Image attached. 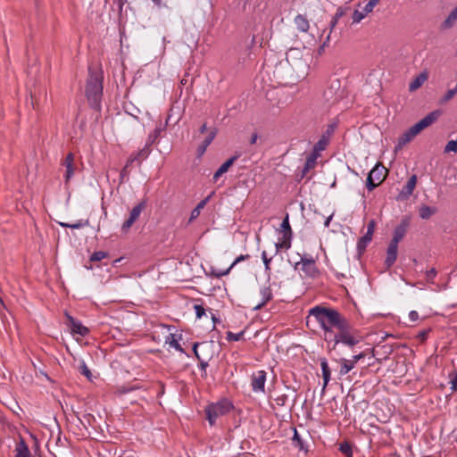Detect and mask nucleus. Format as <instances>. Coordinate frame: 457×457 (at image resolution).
<instances>
[{
	"instance_id": "obj_1",
	"label": "nucleus",
	"mask_w": 457,
	"mask_h": 457,
	"mask_svg": "<svg viewBox=\"0 0 457 457\" xmlns=\"http://www.w3.org/2000/svg\"><path fill=\"white\" fill-rule=\"evenodd\" d=\"M309 316L315 318L324 333L326 342L341 328L347 320L335 309L317 305L309 311Z\"/></svg>"
},
{
	"instance_id": "obj_2",
	"label": "nucleus",
	"mask_w": 457,
	"mask_h": 457,
	"mask_svg": "<svg viewBox=\"0 0 457 457\" xmlns=\"http://www.w3.org/2000/svg\"><path fill=\"white\" fill-rule=\"evenodd\" d=\"M439 114L440 112L438 111H434L428 113L420 121H418L409 129H407L404 133H403L398 137L397 145H395V151L401 150L406 144L411 142L423 129L433 124L439 117Z\"/></svg>"
},
{
	"instance_id": "obj_3",
	"label": "nucleus",
	"mask_w": 457,
	"mask_h": 457,
	"mask_svg": "<svg viewBox=\"0 0 457 457\" xmlns=\"http://www.w3.org/2000/svg\"><path fill=\"white\" fill-rule=\"evenodd\" d=\"M361 341V337L355 333L352 328L349 321L347 320L345 324L337 329L334 335L327 342L333 344L332 349H336L338 344H343L349 347H353Z\"/></svg>"
},
{
	"instance_id": "obj_4",
	"label": "nucleus",
	"mask_w": 457,
	"mask_h": 457,
	"mask_svg": "<svg viewBox=\"0 0 457 457\" xmlns=\"http://www.w3.org/2000/svg\"><path fill=\"white\" fill-rule=\"evenodd\" d=\"M102 95V77L98 74L90 73L86 86V96L92 108L100 110Z\"/></svg>"
},
{
	"instance_id": "obj_5",
	"label": "nucleus",
	"mask_w": 457,
	"mask_h": 457,
	"mask_svg": "<svg viewBox=\"0 0 457 457\" xmlns=\"http://www.w3.org/2000/svg\"><path fill=\"white\" fill-rule=\"evenodd\" d=\"M233 407V403L226 398L207 405L205 414L209 424L213 426L219 418L229 413Z\"/></svg>"
},
{
	"instance_id": "obj_6",
	"label": "nucleus",
	"mask_w": 457,
	"mask_h": 457,
	"mask_svg": "<svg viewBox=\"0 0 457 457\" xmlns=\"http://www.w3.org/2000/svg\"><path fill=\"white\" fill-rule=\"evenodd\" d=\"M387 170L379 162H378L369 172L366 187L369 191H372L379 186L386 178Z\"/></svg>"
},
{
	"instance_id": "obj_7",
	"label": "nucleus",
	"mask_w": 457,
	"mask_h": 457,
	"mask_svg": "<svg viewBox=\"0 0 457 457\" xmlns=\"http://www.w3.org/2000/svg\"><path fill=\"white\" fill-rule=\"evenodd\" d=\"M267 373L265 370H257L251 376V386L254 393H263Z\"/></svg>"
},
{
	"instance_id": "obj_8",
	"label": "nucleus",
	"mask_w": 457,
	"mask_h": 457,
	"mask_svg": "<svg viewBox=\"0 0 457 457\" xmlns=\"http://www.w3.org/2000/svg\"><path fill=\"white\" fill-rule=\"evenodd\" d=\"M365 357L364 353H360L358 354H355L352 357V359L348 360L345 358H343L340 360V370H339V375L345 376L348 372H350L356 365V363L363 359Z\"/></svg>"
},
{
	"instance_id": "obj_9",
	"label": "nucleus",
	"mask_w": 457,
	"mask_h": 457,
	"mask_svg": "<svg viewBox=\"0 0 457 457\" xmlns=\"http://www.w3.org/2000/svg\"><path fill=\"white\" fill-rule=\"evenodd\" d=\"M301 265V270L310 277L314 276L317 272V267L315 265V261L312 257L306 258V257H301L300 261L295 262V269H298V267Z\"/></svg>"
},
{
	"instance_id": "obj_10",
	"label": "nucleus",
	"mask_w": 457,
	"mask_h": 457,
	"mask_svg": "<svg viewBox=\"0 0 457 457\" xmlns=\"http://www.w3.org/2000/svg\"><path fill=\"white\" fill-rule=\"evenodd\" d=\"M145 208V202H140L137 204L133 209L131 210L129 213V217L127 220L124 221L122 224L121 229L125 232H127L131 226L135 223V221L138 219L140 216L142 211Z\"/></svg>"
},
{
	"instance_id": "obj_11",
	"label": "nucleus",
	"mask_w": 457,
	"mask_h": 457,
	"mask_svg": "<svg viewBox=\"0 0 457 457\" xmlns=\"http://www.w3.org/2000/svg\"><path fill=\"white\" fill-rule=\"evenodd\" d=\"M410 226L409 218H403L401 222L395 227L394 230L393 238L390 243H398L404 237Z\"/></svg>"
},
{
	"instance_id": "obj_12",
	"label": "nucleus",
	"mask_w": 457,
	"mask_h": 457,
	"mask_svg": "<svg viewBox=\"0 0 457 457\" xmlns=\"http://www.w3.org/2000/svg\"><path fill=\"white\" fill-rule=\"evenodd\" d=\"M379 3V0H370L361 11L355 10L353 13V23H359L364 19L370 12H371L374 7Z\"/></svg>"
},
{
	"instance_id": "obj_13",
	"label": "nucleus",
	"mask_w": 457,
	"mask_h": 457,
	"mask_svg": "<svg viewBox=\"0 0 457 457\" xmlns=\"http://www.w3.org/2000/svg\"><path fill=\"white\" fill-rule=\"evenodd\" d=\"M374 228H375V222H374V220H371L368 224L366 234L363 237H361L357 243V249L360 253H362L366 249L368 244L371 241Z\"/></svg>"
},
{
	"instance_id": "obj_14",
	"label": "nucleus",
	"mask_w": 457,
	"mask_h": 457,
	"mask_svg": "<svg viewBox=\"0 0 457 457\" xmlns=\"http://www.w3.org/2000/svg\"><path fill=\"white\" fill-rule=\"evenodd\" d=\"M62 166L65 168L64 179L67 184L73 177L75 171L74 154L72 153L67 154L62 162Z\"/></svg>"
},
{
	"instance_id": "obj_15",
	"label": "nucleus",
	"mask_w": 457,
	"mask_h": 457,
	"mask_svg": "<svg viewBox=\"0 0 457 457\" xmlns=\"http://www.w3.org/2000/svg\"><path fill=\"white\" fill-rule=\"evenodd\" d=\"M66 317L69 322V326L73 334H79L82 337H85L89 333V329L87 327L83 326L80 321L75 320L69 314H66Z\"/></svg>"
},
{
	"instance_id": "obj_16",
	"label": "nucleus",
	"mask_w": 457,
	"mask_h": 457,
	"mask_svg": "<svg viewBox=\"0 0 457 457\" xmlns=\"http://www.w3.org/2000/svg\"><path fill=\"white\" fill-rule=\"evenodd\" d=\"M338 88H339V82L336 81V82L332 83L331 86L324 91V98L326 99L327 102L335 104L336 102H337L340 99L341 95H338L337 93V90Z\"/></svg>"
},
{
	"instance_id": "obj_17",
	"label": "nucleus",
	"mask_w": 457,
	"mask_h": 457,
	"mask_svg": "<svg viewBox=\"0 0 457 457\" xmlns=\"http://www.w3.org/2000/svg\"><path fill=\"white\" fill-rule=\"evenodd\" d=\"M397 253H398V245H395V243H390L387 251H386V257L385 260V265L387 269H389L396 261L397 258Z\"/></svg>"
},
{
	"instance_id": "obj_18",
	"label": "nucleus",
	"mask_w": 457,
	"mask_h": 457,
	"mask_svg": "<svg viewBox=\"0 0 457 457\" xmlns=\"http://www.w3.org/2000/svg\"><path fill=\"white\" fill-rule=\"evenodd\" d=\"M317 158H318V154L315 153H312L310 155L307 156L305 163L303 165V168L301 171L300 179L306 177L307 174L309 173V171L316 166Z\"/></svg>"
},
{
	"instance_id": "obj_19",
	"label": "nucleus",
	"mask_w": 457,
	"mask_h": 457,
	"mask_svg": "<svg viewBox=\"0 0 457 457\" xmlns=\"http://www.w3.org/2000/svg\"><path fill=\"white\" fill-rule=\"evenodd\" d=\"M417 184V176L412 175L409 178L406 185L403 187V190L400 192V196L402 198H408L413 193V190Z\"/></svg>"
},
{
	"instance_id": "obj_20",
	"label": "nucleus",
	"mask_w": 457,
	"mask_h": 457,
	"mask_svg": "<svg viewBox=\"0 0 457 457\" xmlns=\"http://www.w3.org/2000/svg\"><path fill=\"white\" fill-rule=\"evenodd\" d=\"M260 295L262 296V302L258 305L255 306L254 309H256V310L261 309L268 302H270L273 297L272 290L270 286L262 287L260 290Z\"/></svg>"
},
{
	"instance_id": "obj_21",
	"label": "nucleus",
	"mask_w": 457,
	"mask_h": 457,
	"mask_svg": "<svg viewBox=\"0 0 457 457\" xmlns=\"http://www.w3.org/2000/svg\"><path fill=\"white\" fill-rule=\"evenodd\" d=\"M237 158L238 155H234L227 160L214 173L213 180L217 181L220 177L226 173Z\"/></svg>"
},
{
	"instance_id": "obj_22",
	"label": "nucleus",
	"mask_w": 457,
	"mask_h": 457,
	"mask_svg": "<svg viewBox=\"0 0 457 457\" xmlns=\"http://www.w3.org/2000/svg\"><path fill=\"white\" fill-rule=\"evenodd\" d=\"M428 79V73L423 71L420 73L409 85V90L413 92L420 88L424 82Z\"/></svg>"
},
{
	"instance_id": "obj_23",
	"label": "nucleus",
	"mask_w": 457,
	"mask_h": 457,
	"mask_svg": "<svg viewBox=\"0 0 457 457\" xmlns=\"http://www.w3.org/2000/svg\"><path fill=\"white\" fill-rule=\"evenodd\" d=\"M320 367H321L322 378H323L322 389L325 390V388L327 387V386L330 380V369L328 367V361L325 358H322L320 360Z\"/></svg>"
},
{
	"instance_id": "obj_24",
	"label": "nucleus",
	"mask_w": 457,
	"mask_h": 457,
	"mask_svg": "<svg viewBox=\"0 0 457 457\" xmlns=\"http://www.w3.org/2000/svg\"><path fill=\"white\" fill-rule=\"evenodd\" d=\"M16 457H30V452L24 439H21L15 446Z\"/></svg>"
},
{
	"instance_id": "obj_25",
	"label": "nucleus",
	"mask_w": 457,
	"mask_h": 457,
	"mask_svg": "<svg viewBox=\"0 0 457 457\" xmlns=\"http://www.w3.org/2000/svg\"><path fill=\"white\" fill-rule=\"evenodd\" d=\"M295 24L296 26V28L302 31V32H307L309 28H310V24H309V21L307 20V18L302 14H298L295 16Z\"/></svg>"
},
{
	"instance_id": "obj_26",
	"label": "nucleus",
	"mask_w": 457,
	"mask_h": 457,
	"mask_svg": "<svg viewBox=\"0 0 457 457\" xmlns=\"http://www.w3.org/2000/svg\"><path fill=\"white\" fill-rule=\"evenodd\" d=\"M216 136V130H212L208 137L204 140V142L197 148V154L201 157L206 151L208 145L212 142Z\"/></svg>"
},
{
	"instance_id": "obj_27",
	"label": "nucleus",
	"mask_w": 457,
	"mask_h": 457,
	"mask_svg": "<svg viewBox=\"0 0 457 457\" xmlns=\"http://www.w3.org/2000/svg\"><path fill=\"white\" fill-rule=\"evenodd\" d=\"M211 196H207L200 201L197 205L193 209L190 214L189 222L195 220L201 213V211L204 208L206 204L209 202Z\"/></svg>"
},
{
	"instance_id": "obj_28",
	"label": "nucleus",
	"mask_w": 457,
	"mask_h": 457,
	"mask_svg": "<svg viewBox=\"0 0 457 457\" xmlns=\"http://www.w3.org/2000/svg\"><path fill=\"white\" fill-rule=\"evenodd\" d=\"M457 21V6L451 11L447 18L444 21L441 28L444 29L452 28Z\"/></svg>"
},
{
	"instance_id": "obj_29",
	"label": "nucleus",
	"mask_w": 457,
	"mask_h": 457,
	"mask_svg": "<svg viewBox=\"0 0 457 457\" xmlns=\"http://www.w3.org/2000/svg\"><path fill=\"white\" fill-rule=\"evenodd\" d=\"M436 212V209L435 207L423 205L420 209V217L423 220L429 219L433 214Z\"/></svg>"
},
{
	"instance_id": "obj_30",
	"label": "nucleus",
	"mask_w": 457,
	"mask_h": 457,
	"mask_svg": "<svg viewBox=\"0 0 457 457\" xmlns=\"http://www.w3.org/2000/svg\"><path fill=\"white\" fill-rule=\"evenodd\" d=\"M280 230L283 236L285 237H291L293 236V232L289 224V217L288 214L286 215L284 220H282V223L280 225Z\"/></svg>"
},
{
	"instance_id": "obj_31",
	"label": "nucleus",
	"mask_w": 457,
	"mask_h": 457,
	"mask_svg": "<svg viewBox=\"0 0 457 457\" xmlns=\"http://www.w3.org/2000/svg\"><path fill=\"white\" fill-rule=\"evenodd\" d=\"M198 345H199V343H195L193 345V351H194V353H195V357L200 361L199 367H200L201 370L204 372L202 374V377H206V368L208 366V362L206 361H204V360H202L201 357L199 356L198 352H197Z\"/></svg>"
},
{
	"instance_id": "obj_32",
	"label": "nucleus",
	"mask_w": 457,
	"mask_h": 457,
	"mask_svg": "<svg viewBox=\"0 0 457 457\" xmlns=\"http://www.w3.org/2000/svg\"><path fill=\"white\" fill-rule=\"evenodd\" d=\"M293 445L300 450H305L304 441L296 428H294V436L292 438Z\"/></svg>"
},
{
	"instance_id": "obj_33",
	"label": "nucleus",
	"mask_w": 457,
	"mask_h": 457,
	"mask_svg": "<svg viewBox=\"0 0 457 457\" xmlns=\"http://www.w3.org/2000/svg\"><path fill=\"white\" fill-rule=\"evenodd\" d=\"M163 129H164V128L162 127V125L156 127L154 129V130L149 134L147 140H146V144L151 146L155 142V140L158 138V137L160 136L161 132Z\"/></svg>"
},
{
	"instance_id": "obj_34",
	"label": "nucleus",
	"mask_w": 457,
	"mask_h": 457,
	"mask_svg": "<svg viewBox=\"0 0 457 457\" xmlns=\"http://www.w3.org/2000/svg\"><path fill=\"white\" fill-rule=\"evenodd\" d=\"M328 143V138L326 136H322L320 140L314 145L313 152L318 154L319 152L323 151Z\"/></svg>"
},
{
	"instance_id": "obj_35",
	"label": "nucleus",
	"mask_w": 457,
	"mask_h": 457,
	"mask_svg": "<svg viewBox=\"0 0 457 457\" xmlns=\"http://www.w3.org/2000/svg\"><path fill=\"white\" fill-rule=\"evenodd\" d=\"M59 224L62 228H71L73 229H78V228H81L88 225V220H80L77 221L76 223H72V224H70L67 222H59Z\"/></svg>"
},
{
	"instance_id": "obj_36",
	"label": "nucleus",
	"mask_w": 457,
	"mask_h": 457,
	"mask_svg": "<svg viewBox=\"0 0 457 457\" xmlns=\"http://www.w3.org/2000/svg\"><path fill=\"white\" fill-rule=\"evenodd\" d=\"M291 239H292L291 237H288V236L285 237L282 235L281 241L276 243V245H275L277 251H278L279 249H282V248L289 249L291 247Z\"/></svg>"
},
{
	"instance_id": "obj_37",
	"label": "nucleus",
	"mask_w": 457,
	"mask_h": 457,
	"mask_svg": "<svg viewBox=\"0 0 457 457\" xmlns=\"http://www.w3.org/2000/svg\"><path fill=\"white\" fill-rule=\"evenodd\" d=\"M170 345V347L176 349L180 353H184V349L181 347L180 344L176 339V335L170 334L169 337V340L166 341Z\"/></svg>"
},
{
	"instance_id": "obj_38",
	"label": "nucleus",
	"mask_w": 457,
	"mask_h": 457,
	"mask_svg": "<svg viewBox=\"0 0 457 457\" xmlns=\"http://www.w3.org/2000/svg\"><path fill=\"white\" fill-rule=\"evenodd\" d=\"M245 330H242L239 333H233L231 331H228L226 338L228 341H239L243 338Z\"/></svg>"
},
{
	"instance_id": "obj_39",
	"label": "nucleus",
	"mask_w": 457,
	"mask_h": 457,
	"mask_svg": "<svg viewBox=\"0 0 457 457\" xmlns=\"http://www.w3.org/2000/svg\"><path fill=\"white\" fill-rule=\"evenodd\" d=\"M339 450L342 453H344L346 457H353L352 446L348 443H343L339 446Z\"/></svg>"
},
{
	"instance_id": "obj_40",
	"label": "nucleus",
	"mask_w": 457,
	"mask_h": 457,
	"mask_svg": "<svg viewBox=\"0 0 457 457\" xmlns=\"http://www.w3.org/2000/svg\"><path fill=\"white\" fill-rule=\"evenodd\" d=\"M288 400V396L286 394H282L278 395L275 399V404L278 407H283L287 404V402Z\"/></svg>"
},
{
	"instance_id": "obj_41",
	"label": "nucleus",
	"mask_w": 457,
	"mask_h": 457,
	"mask_svg": "<svg viewBox=\"0 0 457 457\" xmlns=\"http://www.w3.org/2000/svg\"><path fill=\"white\" fill-rule=\"evenodd\" d=\"M107 256V253L104 251H97L91 254L90 261L91 262H98L104 259Z\"/></svg>"
},
{
	"instance_id": "obj_42",
	"label": "nucleus",
	"mask_w": 457,
	"mask_h": 457,
	"mask_svg": "<svg viewBox=\"0 0 457 457\" xmlns=\"http://www.w3.org/2000/svg\"><path fill=\"white\" fill-rule=\"evenodd\" d=\"M150 152V145L145 143V147L138 151L136 154L138 159H145L149 155Z\"/></svg>"
},
{
	"instance_id": "obj_43",
	"label": "nucleus",
	"mask_w": 457,
	"mask_h": 457,
	"mask_svg": "<svg viewBox=\"0 0 457 457\" xmlns=\"http://www.w3.org/2000/svg\"><path fill=\"white\" fill-rule=\"evenodd\" d=\"M451 390L453 392L457 391V370L454 373L449 375Z\"/></svg>"
},
{
	"instance_id": "obj_44",
	"label": "nucleus",
	"mask_w": 457,
	"mask_h": 457,
	"mask_svg": "<svg viewBox=\"0 0 457 457\" xmlns=\"http://www.w3.org/2000/svg\"><path fill=\"white\" fill-rule=\"evenodd\" d=\"M194 309L195 312L196 318L198 319L202 318L206 313L204 307L201 304H195Z\"/></svg>"
},
{
	"instance_id": "obj_45",
	"label": "nucleus",
	"mask_w": 457,
	"mask_h": 457,
	"mask_svg": "<svg viewBox=\"0 0 457 457\" xmlns=\"http://www.w3.org/2000/svg\"><path fill=\"white\" fill-rule=\"evenodd\" d=\"M231 270V267H228V269L224 270H212V275L215 278H220L222 276H226L229 273V271Z\"/></svg>"
},
{
	"instance_id": "obj_46",
	"label": "nucleus",
	"mask_w": 457,
	"mask_h": 457,
	"mask_svg": "<svg viewBox=\"0 0 457 457\" xmlns=\"http://www.w3.org/2000/svg\"><path fill=\"white\" fill-rule=\"evenodd\" d=\"M262 262L264 263V266H265V270L268 271L270 270V262H271V258H268L267 256V253L265 251L262 252Z\"/></svg>"
},
{
	"instance_id": "obj_47",
	"label": "nucleus",
	"mask_w": 457,
	"mask_h": 457,
	"mask_svg": "<svg viewBox=\"0 0 457 457\" xmlns=\"http://www.w3.org/2000/svg\"><path fill=\"white\" fill-rule=\"evenodd\" d=\"M80 373L86 376L87 378H91V371L88 369V367L86 365V363H82L79 367Z\"/></svg>"
},
{
	"instance_id": "obj_48",
	"label": "nucleus",
	"mask_w": 457,
	"mask_h": 457,
	"mask_svg": "<svg viewBox=\"0 0 457 457\" xmlns=\"http://www.w3.org/2000/svg\"><path fill=\"white\" fill-rule=\"evenodd\" d=\"M249 258H250L249 254H241L235 259V261L231 263V265L229 267H231V269H232L237 263L241 262L243 261H246Z\"/></svg>"
},
{
	"instance_id": "obj_49",
	"label": "nucleus",
	"mask_w": 457,
	"mask_h": 457,
	"mask_svg": "<svg viewBox=\"0 0 457 457\" xmlns=\"http://www.w3.org/2000/svg\"><path fill=\"white\" fill-rule=\"evenodd\" d=\"M348 10V7H339L337 8L334 18L339 20L341 17H343L345 14V12Z\"/></svg>"
},
{
	"instance_id": "obj_50",
	"label": "nucleus",
	"mask_w": 457,
	"mask_h": 457,
	"mask_svg": "<svg viewBox=\"0 0 457 457\" xmlns=\"http://www.w3.org/2000/svg\"><path fill=\"white\" fill-rule=\"evenodd\" d=\"M329 40H330V35L328 34L327 37H326V39L324 40V42L322 43V45L320 46L318 52H319V54H321L325 49V47L328 45L329 43Z\"/></svg>"
},
{
	"instance_id": "obj_51",
	"label": "nucleus",
	"mask_w": 457,
	"mask_h": 457,
	"mask_svg": "<svg viewBox=\"0 0 457 457\" xmlns=\"http://www.w3.org/2000/svg\"><path fill=\"white\" fill-rule=\"evenodd\" d=\"M436 274H437V272H436V269H434V268L427 270V272H426V276L428 280H432L436 276Z\"/></svg>"
},
{
	"instance_id": "obj_52",
	"label": "nucleus",
	"mask_w": 457,
	"mask_h": 457,
	"mask_svg": "<svg viewBox=\"0 0 457 457\" xmlns=\"http://www.w3.org/2000/svg\"><path fill=\"white\" fill-rule=\"evenodd\" d=\"M419 313L416 311H411L409 313L410 320L415 322L419 320Z\"/></svg>"
},
{
	"instance_id": "obj_53",
	"label": "nucleus",
	"mask_w": 457,
	"mask_h": 457,
	"mask_svg": "<svg viewBox=\"0 0 457 457\" xmlns=\"http://www.w3.org/2000/svg\"><path fill=\"white\" fill-rule=\"evenodd\" d=\"M139 160L136 154L130 155V157L128 159L126 166L124 169H127L129 165H131L135 161Z\"/></svg>"
},
{
	"instance_id": "obj_54",
	"label": "nucleus",
	"mask_w": 457,
	"mask_h": 457,
	"mask_svg": "<svg viewBox=\"0 0 457 457\" xmlns=\"http://www.w3.org/2000/svg\"><path fill=\"white\" fill-rule=\"evenodd\" d=\"M338 20L336 19V18H332V20L330 21V23H329V26H330V31L333 30V29L336 27L337 23ZM331 32H329L330 34Z\"/></svg>"
},
{
	"instance_id": "obj_55",
	"label": "nucleus",
	"mask_w": 457,
	"mask_h": 457,
	"mask_svg": "<svg viewBox=\"0 0 457 457\" xmlns=\"http://www.w3.org/2000/svg\"><path fill=\"white\" fill-rule=\"evenodd\" d=\"M258 139V134L257 133H253L252 136H251V138H250V144L251 145H253L256 143Z\"/></svg>"
},
{
	"instance_id": "obj_56",
	"label": "nucleus",
	"mask_w": 457,
	"mask_h": 457,
	"mask_svg": "<svg viewBox=\"0 0 457 457\" xmlns=\"http://www.w3.org/2000/svg\"><path fill=\"white\" fill-rule=\"evenodd\" d=\"M332 218H333V214L329 215V216L325 220V221H324V226H325L326 228H328V227L329 226V224H330V221H331Z\"/></svg>"
},
{
	"instance_id": "obj_57",
	"label": "nucleus",
	"mask_w": 457,
	"mask_h": 457,
	"mask_svg": "<svg viewBox=\"0 0 457 457\" xmlns=\"http://www.w3.org/2000/svg\"><path fill=\"white\" fill-rule=\"evenodd\" d=\"M206 128H207V127H206V123H204V124L201 126V128H200V132H201V133H204V132H205V130H206Z\"/></svg>"
},
{
	"instance_id": "obj_58",
	"label": "nucleus",
	"mask_w": 457,
	"mask_h": 457,
	"mask_svg": "<svg viewBox=\"0 0 457 457\" xmlns=\"http://www.w3.org/2000/svg\"><path fill=\"white\" fill-rule=\"evenodd\" d=\"M211 314H212V320L215 323L218 320V319H216V317H215V315L213 313L211 312Z\"/></svg>"
},
{
	"instance_id": "obj_59",
	"label": "nucleus",
	"mask_w": 457,
	"mask_h": 457,
	"mask_svg": "<svg viewBox=\"0 0 457 457\" xmlns=\"http://www.w3.org/2000/svg\"><path fill=\"white\" fill-rule=\"evenodd\" d=\"M161 1H162V0H153V2H154V4H156L157 5H160V4H161Z\"/></svg>"
},
{
	"instance_id": "obj_60",
	"label": "nucleus",
	"mask_w": 457,
	"mask_h": 457,
	"mask_svg": "<svg viewBox=\"0 0 457 457\" xmlns=\"http://www.w3.org/2000/svg\"><path fill=\"white\" fill-rule=\"evenodd\" d=\"M120 4H122L121 0H118Z\"/></svg>"
}]
</instances>
